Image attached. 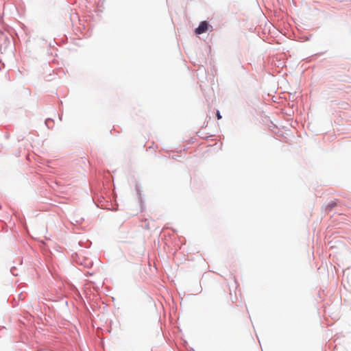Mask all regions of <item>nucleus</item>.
Returning <instances> with one entry per match:
<instances>
[{"instance_id": "1", "label": "nucleus", "mask_w": 351, "mask_h": 351, "mask_svg": "<svg viewBox=\"0 0 351 351\" xmlns=\"http://www.w3.org/2000/svg\"><path fill=\"white\" fill-rule=\"evenodd\" d=\"M208 27V23L207 21H202L198 27L195 29V32L197 34H202L204 33Z\"/></svg>"}, {"instance_id": "2", "label": "nucleus", "mask_w": 351, "mask_h": 351, "mask_svg": "<svg viewBox=\"0 0 351 351\" xmlns=\"http://www.w3.org/2000/svg\"><path fill=\"white\" fill-rule=\"evenodd\" d=\"M45 124L48 129H51L53 127V119L48 118L45 120Z\"/></svg>"}, {"instance_id": "3", "label": "nucleus", "mask_w": 351, "mask_h": 351, "mask_svg": "<svg viewBox=\"0 0 351 351\" xmlns=\"http://www.w3.org/2000/svg\"><path fill=\"white\" fill-rule=\"evenodd\" d=\"M84 220V218H83V217H79V218H77V219H75L74 221H75V222L76 223H81Z\"/></svg>"}, {"instance_id": "4", "label": "nucleus", "mask_w": 351, "mask_h": 351, "mask_svg": "<svg viewBox=\"0 0 351 351\" xmlns=\"http://www.w3.org/2000/svg\"><path fill=\"white\" fill-rule=\"evenodd\" d=\"M216 116L217 119H221L222 118L220 112L219 110L217 111Z\"/></svg>"}, {"instance_id": "5", "label": "nucleus", "mask_w": 351, "mask_h": 351, "mask_svg": "<svg viewBox=\"0 0 351 351\" xmlns=\"http://www.w3.org/2000/svg\"><path fill=\"white\" fill-rule=\"evenodd\" d=\"M137 192L140 194V191L138 190V188L136 186Z\"/></svg>"}]
</instances>
